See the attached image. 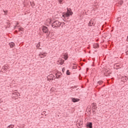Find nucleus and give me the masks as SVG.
<instances>
[{
    "label": "nucleus",
    "mask_w": 128,
    "mask_h": 128,
    "mask_svg": "<svg viewBox=\"0 0 128 128\" xmlns=\"http://www.w3.org/2000/svg\"><path fill=\"white\" fill-rule=\"evenodd\" d=\"M60 26H62V22H60L58 20L54 22L52 24V26L54 28H58Z\"/></svg>",
    "instance_id": "obj_1"
},
{
    "label": "nucleus",
    "mask_w": 128,
    "mask_h": 128,
    "mask_svg": "<svg viewBox=\"0 0 128 128\" xmlns=\"http://www.w3.org/2000/svg\"><path fill=\"white\" fill-rule=\"evenodd\" d=\"M64 13L66 18H68V16H72L74 14V12H72V9H68V8H67V12Z\"/></svg>",
    "instance_id": "obj_2"
},
{
    "label": "nucleus",
    "mask_w": 128,
    "mask_h": 128,
    "mask_svg": "<svg viewBox=\"0 0 128 128\" xmlns=\"http://www.w3.org/2000/svg\"><path fill=\"white\" fill-rule=\"evenodd\" d=\"M42 30L44 34H48V28L46 27V26H42Z\"/></svg>",
    "instance_id": "obj_3"
},
{
    "label": "nucleus",
    "mask_w": 128,
    "mask_h": 128,
    "mask_svg": "<svg viewBox=\"0 0 128 128\" xmlns=\"http://www.w3.org/2000/svg\"><path fill=\"white\" fill-rule=\"evenodd\" d=\"M112 72H110V70H104V75L106 76H110V74Z\"/></svg>",
    "instance_id": "obj_4"
},
{
    "label": "nucleus",
    "mask_w": 128,
    "mask_h": 128,
    "mask_svg": "<svg viewBox=\"0 0 128 128\" xmlns=\"http://www.w3.org/2000/svg\"><path fill=\"white\" fill-rule=\"evenodd\" d=\"M94 19H91L88 24V26H94L95 24H94Z\"/></svg>",
    "instance_id": "obj_5"
},
{
    "label": "nucleus",
    "mask_w": 128,
    "mask_h": 128,
    "mask_svg": "<svg viewBox=\"0 0 128 128\" xmlns=\"http://www.w3.org/2000/svg\"><path fill=\"white\" fill-rule=\"evenodd\" d=\"M62 76V74L60 72H58L56 74V78H60V76Z\"/></svg>",
    "instance_id": "obj_6"
},
{
    "label": "nucleus",
    "mask_w": 128,
    "mask_h": 128,
    "mask_svg": "<svg viewBox=\"0 0 128 128\" xmlns=\"http://www.w3.org/2000/svg\"><path fill=\"white\" fill-rule=\"evenodd\" d=\"M46 52H40V54H39V56L41 58H45V56H46Z\"/></svg>",
    "instance_id": "obj_7"
},
{
    "label": "nucleus",
    "mask_w": 128,
    "mask_h": 128,
    "mask_svg": "<svg viewBox=\"0 0 128 128\" xmlns=\"http://www.w3.org/2000/svg\"><path fill=\"white\" fill-rule=\"evenodd\" d=\"M128 78L126 76H122L121 78V82H126L128 80Z\"/></svg>",
    "instance_id": "obj_8"
},
{
    "label": "nucleus",
    "mask_w": 128,
    "mask_h": 128,
    "mask_svg": "<svg viewBox=\"0 0 128 128\" xmlns=\"http://www.w3.org/2000/svg\"><path fill=\"white\" fill-rule=\"evenodd\" d=\"M86 128H92V122H88L86 124Z\"/></svg>",
    "instance_id": "obj_9"
},
{
    "label": "nucleus",
    "mask_w": 128,
    "mask_h": 128,
    "mask_svg": "<svg viewBox=\"0 0 128 128\" xmlns=\"http://www.w3.org/2000/svg\"><path fill=\"white\" fill-rule=\"evenodd\" d=\"M114 70H118L119 68H120V66L118 65V64H115L114 66Z\"/></svg>",
    "instance_id": "obj_10"
},
{
    "label": "nucleus",
    "mask_w": 128,
    "mask_h": 128,
    "mask_svg": "<svg viewBox=\"0 0 128 128\" xmlns=\"http://www.w3.org/2000/svg\"><path fill=\"white\" fill-rule=\"evenodd\" d=\"M72 102H80V99L76 98H72Z\"/></svg>",
    "instance_id": "obj_11"
},
{
    "label": "nucleus",
    "mask_w": 128,
    "mask_h": 128,
    "mask_svg": "<svg viewBox=\"0 0 128 128\" xmlns=\"http://www.w3.org/2000/svg\"><path fill=\"white\" fill-rule=\"evenodd\" d=\"M9 46L11 48H14V46H16V44L14 42H11L9 43Z\"/></svg>",
    "instance_id": "obj_12"
},
{
    "label": "nucleus",
    "mask_w": 128,
    "mask_h": 128,
    "mask_svg": "<svg viewBox=\"0 0 128 128\" xmlns=\"http://www.w3.org/2000/svg\"><path fill=\"white\" fill-rule=\"evenodd\" d=\"M64 56V60H67L68 58V53H65Z\"/></svg>",
    "instance_id": "obj_13"
},
{
    "label": "nucleus",
    "mask_w": 128,
    "mask_h": 128,
    "mask_svg": "<svg viewBox=\"0 0 128 128\" xmlns=\"http://www.w3.org/2000/svg\"><path fill=\"white\" fill-rule=\"evenodd\" d=\"M96 108H98V107H95L94 108H92V112L94 114H96Z\"/></svg>",
    "instance_id": "obj_14"
},
{
    "label": "nucleus",
    "mask_w": 128,
    "mask_h": 128,
    "mask_svg": "<svg viewBox=\"0 0 128 128\" xmlns=\"http://www.w3.org/2000/svg\"><path fill=\"white\" fill-rule=\"evenodd\" d=\"M91 106H92V108H97L96 103H92Z\"/></svg>",
    "instance_id": "obj_15"
},
{
    "label": "nucleus",
    "mask_w": 128,
    "mask_h": 128,
    "mask_svg": "<svg viewBox=\"0 0 128 128\" xmlns=\"http://www.w3.org/2000/svg\"><path fill=\"white\" fill-rule=\"evenodd\" d=\"M99 46L100 45H98V44L97 43L94 44L93 46L94 48H99Z\"/></svg>",
    "instance_id": "obj_16"
},
{
    "label": "nucleus",
    "mask_w": 128,
    "mask_h": 128,
    "mask_svg": "<svg viewBox=\"0 0 128 128\" xmlns=\"http://www.w3.org/2000/svg\"><path fill=\"white\" fill-rule=\"evenodd\" d=\"M55 78V76H54V75L52 74H50L49 76H48L47 77V78Z\"/></svg>",
    "instance_id": "obj_17"
},
{
    "label": "nucleus",
    "mask_w": 128,
    "mask_h": 128,
    "mask_svg": "<svg viewBox=\"0 0 128 128\" xmlns=\"http://www.w3.org/2000/svg\"><path fill=\"white\" fill-rule=\"evenodd\" d=\"M118 4L122 6L124 4V0H119Z\"/></svg>",
    "instance_id": "obj_18"
},
{
    "label": "nucleus",
    "mask_w": 128,
    "mask_h": 128,
    "mask_svg": "<svg viewBox=\"0 0 128 128\" xmlns=\"http://www.w3.org/2000/svg\"><path fill=\"white\" fill-rule=\"evenodd\" d=\"M66 74L67 76H70V70H67L66 72Z\"/></svg>",
    "instance_id": "obj_19"
},
{
    "label": "nucleus",
    "mask_w": 128,
    "mask_h": 128,
    "mask_svg": "<svg viewBox=\"0 0 128 128\" xmlns=\"http://www.w3.org/2000/svg\"><path fill=\"white\" fill-rule=\"evenodd\" d=\"M14 126L13 124H10L8 126V128H14Z\"/></svg>",
    "instance_id": "obj_20"
},
{
    "label": "nucleus",
    "mask_w": 128,
    "mask_h": 128,
    "mask_svg": "<svg viewBox=\"0 0 128 128\" xmlns=\"http://www.w3.org/2000/svg\"><path fill=\"white\" fill-rule=\"evenodd\" d=\"M30 4L32 6H36V4H34V2H30Z\"/></svg>",
    "instance_id": "obj_21"
},
{
    "label": "nucleus",
    "mask_w": 128,
    "mask_h": 128,
    "mask_svg": "<svg viewBox=\"0 0 128 128\" xmlns=\"http://www.w3.org/2000/svg\"><path fill=\"white\" fill-rule=\"evenodd\" d=\"M40 42H39L36 45L37 48H40Z\"/></svg>",
    "instance_id": "obj_22"
},
{
    "label": "nucleus",
    "mask_w": 128,
    "mask_h": 128,
    "mask_svg": "<svg viewBox=\"0 0 128 128\" xmlns=\"http://www.w3.org/2000/svg\"><path fill=\"white\" fill-rule=\"evenodd\" d=\"M102 82H102V80H100L98 82V84H102Z\"/></svg>",
    "instance_id": "obj_23"
},
{
    "label": "nucleus",
    "mask_w": 128,
    "mask_h": 128,
    "mask_svg": "<svg viewBox=\"0 0 128 128\" xmlns=\"http://www.w3.org/2000/svg\"><path fill=\"white\" fill-rule=\"evenodd\" d=\"M19 32H24V28H18Z\"/></svg>",
    "instance_id": "obj_24"
},
{
    "label": "nucleus",
    "mask_w": 128,
    "mask_h": 128,
    "mask_svg": "<svg viewBox=\"0 0 128 128\" xmlns=\"http://www.w3.org/2000/svg\"><path fill=\"white\" fill-rule=\"evenodd\" d=\"M64 0H58V2H59V4H62V2Z\"/></svg>",
    "instance_id": "obj_25"
},
{
    "label": "nucleus",
    "mask_w": 128,
    "mask_h": 128,
    "mask_svg": "<svg viewBox=\"0 0 128 128\" xmlns=\"http://www.w3.org/2000/svg\"><path fill=\"white\" fill-rule=\"evenodd\" d=\"M64 60H62V61H61L60 62V64H61V66H62V64H64Z\"/></svg>",
    "instance_id": "obj_26"
},
{
    "label": "nucleus",
    "mask_w": 128,
    "mask_h": 128,
    "mask_svg": "<svg viewBox=\"0 0 128 128\" xmlns=\"http://www.w3.org/2000/svg\"><path fill=\"white\" fill-rule=\"evenodd\" d=\"M50 81V80H56V78H54H54H48V80Z\"/></svg>",
    "instance_id": "obj_27"
},
{
    "label": "nucleus",
    "mask_w": 128,
    "mask_h": 128,
    "mask_svg": "<svg viewBox=\"0 0 128 128\" xmlns=\"http://www.w3.org/2000/svg\"><path fill=\"white\" fill-rule=\"evenodd\" d=\"M62 18H66V14L64 12L62 13Z\"/></svg>",
    "instance_id": "obj_28"
},
{
    "label": "nucleus",
    "mask_w": 128,
    "mask_h": 128,
    "mask_svg": "<svg viewBox=\"0 0 128 128\" xmlns=\"http://www.w3.org/2000/svg\"><path fill=\"white\" fill-rule=\"evenodd\" d=\"M14 94H15V96H20V93H18V92H15Z\"/></svg>",
    "instance_id": "obj_29"
},
{
    "label": "nucleus",
    "mask_w": 128,
    "mask_h": 128,
    "mask_svg": "<svg viewBox=\"0 0 128 128\" xmlns=\"http://www.w3.org/2000/svg\"><path fill=\"white\" fill-rule=\"evenodd\" d=\"M50 32L48 31V34H46L47 36H50Z\"/></svg>",
    "instance_id": "obj_30"
},
{
    "label": "nucleus",
    "mask_w": 128,
    "mask_h": 128,
    "mask_svg": "<svg viewBox=\"0 0 128 128\" xmlns=\"http://www.w3.org/2000/svg\"><path fill=\"white\" fill-rule=\"evenodd\" d=\"M64 70H66V68H62V72H64Z\"/></svg>",
    "instance_id": "obj_31"
},
{
    "label": "nucleus",
    "mask_w": 128,
    "mask_h": 128,
    "mask_svg": "<svg viewBox=\"0 0 128 128\" xmlns=\"http://www.w3.org/2000/svg\"><path fill=\"white\" fill-rule=\"evenodd\" d=\"M4 12V16H8V13L6 12V10H3Z\"/></svg>",
    "instance_id": "obj_32"
},
{
    "label": "nucleus",
    "mask_w": 128,
    "mask_h": 128,
    "mask_svg": "<svg viewBox=\"0 0 128 128\" xmlns=\"http://www.w3.org/2000/svg\"><path fill=\"white\" fill-rule=\"evenodd\" d=\"M72 68H73V70H76V66H72Z\"/></svg>",
    "instance_id": "obj_33"
},
{
    "label": "nucleus",
    "mask_w": 128,
    "mask_h": 128,
    "mask_svg": "<svg viewBox=\"0 0 128 128\" xmlns=\"http://www.w3.org/2000/svg\"><path fill=\"white\" fill-rule=\"evenodd\" d=\"M4 68V66H3V68H2V70H6V68Z\"/></svg>",
    "instance_id": "obj_34"
},
{
    "label": "nucleus",
    "mask_w": 128,
    "mask_h": 128,
    "mask_svg": "<svg viewBox=\"0 0 128 128\" xmlns=\"http://www.w3.org/2000/svg\"><path fill=\"white\" fill-rule=\"evenodd\" d=\"M3 102V101H2V100H0V104H1V102Z\"/></svg>",
    "instance_id": "obj_35"
},
{
    "label": "nucleus",
    "mask_w": 128,
    "mask_h": 128,
    "mask_svg": "<svg viewBox=\"0 0 128 128\" xmlns=\"http://www.w3.org/2000/svg\"><path fill=\"white\" fill-rule=\"evenodd\" d=\"M44 114H46V113H45L44 112H43L42 113V116H44Z\"/></svg>",
    "instance_id": "obj_36"
},
{
    "label": "nucleus",
    "mask_w": 128,
    "mask_h": 128,
    "mask_svg": "<svg viewBox=\"0 0 128 128\" xmlns=\"http://www.w3.org/2000/svg\"><path fill=\"white\" fill-rule=\"evenodd\" d=\"M0 74H2L4 72L2 70H0Z\"/></svg>",
    "instance_id": "obj_37"
},
{
    "label": "nucleus",
    "mask_w": 128,
    "mask_h": 128,
    "mask_svg": "<svg viewBox=\"0 0 128 128\" xmlns=\"http://www.w3.org/2000/svg\"><path fill=\"white\" fill-rule=\"evenodd\" d=\"M126 54H128V50L126 52Z\"/></svg>",
    "instance_id": "obj_38"
},
{
    "label": "nucleus",
    "mask_w": 128,
    "mask_h": 128,
    "mask_svg": "<svg viewBox=\"0 0 128 128\" xmlns=\"http://www.w3.org/2000/svg\"><path fill=\"white\" fill-rule=\"evenodd\" d=\"M86 71L88 72V68H86Z\"/></svg>",
    "instance_id": "obj_39"
},
{
    "label": "nucleus",
    "mask_w": 128,
    "mask_h": 128,
    "mask_svg": "<svg viewBox=\"0 0 128 128\" xmlns=\"http://www.w3.org/2000/svg\"><path fill=\"white\" fill-rule=\"evenodd\" d=\"M64 22H67V20H64Z\"/></svg>",
    "instance_id": "obj_40"
},
{
    "label": "nucleus",
    "mask_w": 128,
    "mask_h": 128,
    "mask_svg": "<svg viewBox=\"0 0 128 128\" xmlns=\"http://www.w3.org/2000/svg\"><path fill=\"white\" fill-rule=\"evenodd\" d=\"M71 88H74V87L72 86V87H71Z\"/></svg>",
    "instance_id": "obj_41"
},
{
    "label": "nucleus",
    "mask_w": 128,
    "mask_h": 128,
    "mask_svg": "<svg viewBox=\"0 0 128 128\" xmlns=\"http://www.w3.org/2000/svg\"><path fill=\"white\" fill-rule=\"evenodd\" d=\"M79 80H82V78H80V77L79 76Z\"/></svg>",
    "instance_id": "obj_42"
},
{
    "label": "nucleus",
    "mask_w": 128,
    "mask_h": 128,
    "mask_svg": "<svg viewBox=\"0 0 128 128\" xmlns=\"http://www.w3.org/2000/svg\"><path fill=\"white\" fill-rule=\"evenodd\" d=\"M8 10H6V12L8 14Z\"/></svg>",
    "instance_id": "obj_43"
},
{
    "label": "nucleus",
    "mask_w": 128,
    "mask_h": 128,
    "mask_svg": "<svg viewBox=\"0 0 128 128\" xmlns=\"http://www.w3.org/2000/svg\"><path fill=\"white\" fill-rule=\"evenodd\" d=\"M74 64V66H76V64Z\"/></svg>",
    "instance_id": "obj_44"
},
{
    "label": "nucleus",
    "mask_w": 128,
    "mask_h": 128,
    "mask_svg": "<svg viewBox=\"0 0 128 128\" xmlns=\"http://www.w3.org/2000/svg\"><path fill=\"white\" fill-rule=\"evenodd\" d=\"M12 98H14V97H12Z\"/></svg>",
    "instance_id": "obj_45"
},
{
    "label": "nucleus",
    "mask_w": 128,
    "mask_h": 128,
    "mask_svg": "<svg viewBox=\"0 0 128 128\" xmlns=\"http://www.w3.org/2000/svg\"><path fill=\"white\" fill-rule=\"evenodd\" d=\"M16 32H18V31H16Z\"/></svg>",
    "instance_id": "obj_46"
},
{
    "label": "nucleus",
    "mask_w": 128,
    "mask_h": 128,
    "mask_svg": "<svg viewBox=\"0 0 128 128\" xmlns=\"http://www.w3.org/2000/svg\"><path fill=\"white\" fill-rule=\"evenodd\" d=\"M16 32H18V31H16Z\"/></svg>",
    "instance_id": "obj_47"
},
{
    "label": "nucleus",
    "mask_w": 128,
    "mask_h": 128,
    "mask_svg": "<svg viewBox=\"0 0 128 128\" xmlns=\"http://www.w3.org/2000/svg\"><path fill=\"white\" fill-rule=\"evenodd\" d=\"M127 40H128V37H127Z\"/></svg>",
    "instance_id": "obj_48"
},
{
    "label": "nucleus",
    "mask_w": 128,
    "mask_h": 128,
    "mask_svg": "<svg viewBox=\"0 0 128 128\" xmlns=\"http://www.w3.org/2000/svg\"><path fill=\"white\" fill-rule=\"evenodd\" d=\"M46 116V114H45V116Z\"/></svg>",
    "instance_id": "obj_49"
},
{
    "label": "nucleus",
    "mask_w": 128,
    "mask_h": 128,
    "mask_svg": "<svg viewBox=\"0 0 128 128\" xmlns=\"http://www.w3.org/2000/svg\"><path fill=\"white\" fill-rule=\"evenodd\" d=\"M127 42H128V39H127Z\"/></svg>",
    "instance_id": "obj_50"
},
{
    "label": "nucleus",
    "mask_w": 128,
    "mask_h": 128,
    "mask_svg": "<svg viewBox=\"0 0 128 128\" xmlns=\"http://www.w3.org/2000/svg\"><path fill=\"white\" fill-rule=\"evenodd\" d=\"M6 66V68H7V66Z\"/></svg>",
    "instance_id": "obj_51"
},
{
    "label": "nucleus",
    "mask_w": 128,
    "mask_h": 128,
    "mask_svg": "<svg viewBox=\"0 0 128 128\" xmlns=\"http://www.w3.org/2000/svg\"><path fill=\"white\" fill-rule=\"evenodd\" d=\"M74 88H76V86H75Z\"/></svg>",
    "instance_id": "obj_52"
}]
</instances>
